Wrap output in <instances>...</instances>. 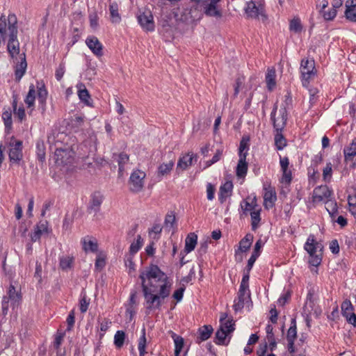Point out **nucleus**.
I'll return each instance as SVG.
<instances>
[{
	"instance_id": "obj_25",
	"label": "nucleus",
	"mask_w": 356,
	"mask_h": 356,
	"mask_svg": "<svg viewBox=\"0 0 356 356\" xmlns=\"http://www.w3.org/2000/svg\"><path fill=\"white\" fill-rule=\"evenodd\" d=\"M197 236L194 233H190L185 240V248L184 250L186 253H189L193 251L197 244Z\"/></svg>"
},
{
	"instance_id": "obj_44",
	"label": "nucleus",
	"mask_w": 356,
	"mask_h": 356,
	"mask_svg": "<svg viewBox=\"0 0 356 356\" xmlns=\"http://www.w3.org/2000/svg\"><path fill=\"white\" fill-rule=\"evenodd\" d=\"M146 337H145V329L143 328L142 330V336L140 337L138 342V351L140 356H144L146 353Z\"/></svg>"
},
{
	"instance_id": "obj_15",
	"label": "nucleus",
	"mask_w": 356,
	"mask_h": 356,
	"mask_svg": "<svg viewBox=\"0 0 356 356\" xmlns=\"http://www.w3.org/2000/svg\"><path fill=\"white\" fill-rule=\"evenodd\" d=\"M204 6V13L207 16L215 17H222V13L218 8L217 2L211 0H207Z\"/></svg>"
},
{
	"instance_id": "obj_19",
	"label": "nucleus",
	"mask_w": 356,
	"mask_h": 356,
	"mask_svg": "<svg viewBox=\"0 0 356 356\" xmlns=\"http://www.w3.org/2000/svg\"><path fill=\"white\" fill-rule=\"evenodd\" d=\"M280 117H278L276 118L275 117V114L273 112L271 113V120L273 122L274 128L275 129V131H282L284 127L286 124V108L284 107L283 109H281L280 111Z\"/></svg>"
},
{
	"instance_id": "obj_29",
	"label": "nucleus",
	"mask_w": 356,
	"mask_h": 356,
	"mask_svg": "<svg viewBox=\"0 0 356 356\" xmlns=\"http://www.w3.org/2000/svg\"><path fill=\"white\" fill-rule=\"evenodd\" d=\"M252 241L253 235L251 234H246L245 236L241 240L238 250L242 252L248 251L252 245Z\"/></svg>"
},
{
	"instance_id": "obj_64",
	"label": "nucleus",
	"mask_w": 356,
	"mask_h": 356,
	"mask_svg": "<svg viewBox=\"0 0 356 356\" xmlns=\"http://www.w3.org/2000/svg\"><path fill=\"white\" fill-rule=\"evenodd\" d=\"M215 188L211 184H208L207 186V195L209 200H212L214 197Z\"/></svg>"
},
{
	"instance_id": "obj_26",
	"label": "nucleus",
	"mask_w": 356,
	"mask_h": 356,
	"mask_svg": "<svg viewBox=\"0 0 356 356\" xmlns=\"http://www.w3.org/2000/svg\"><path fill=\"white\" fill-rule=\"evenodd\" d=\"M345 161H352L356 156V138H354L349 146L343 149Z\"/></svg>"
},
{
	"instance_id": "obj_38",
	"label": "nucleus",
	"mask_w": 356,
	"mask_h": 356,
	"mask_svg": "<svg viewBox=\"0 0 356 356\" xmlns=\"http://www.w3.org/2000/svg\"><path fill=\"white\" fill-rule=\"evenodd\" d=\"M251 216V226L252 229L255 231L259 225V222L261 220L260 218V209H255L250 212Z\"/></svg>"
},
{
	"instance_id": "obj_1",
	"label": "nucleus",
	"mask_w": 356,
	"mask_h": 356,
	"mask_svg": "<svg viewBox=\"0 0 356 356\" xmlns=\"http://www.w3.org/2000/svg\"><path fill=\"white\" fill-rule=\"evenodd\" d=\"M146 309H159L164 299L170 293L172 282L158 266L151 264L139 275Z\"/></svg>"
},
{
	"instance_id": "obj_36",
	"label": "nucleus",
	"mask_w": 356,
	"mask_h": 356,
	"mask_svg": "<svg viewBox=\"0 0 356 356\" xmlns=\"http://www.w3.org/2000/svg\"><path fill=\"white\" fill-rule=\"evenodd\" d=\"M174 164L175 163L172 160L169 161L168 163L161 164L158 168L159 175L164 176L170 173L174 166Z\"/></svg>"
},
{
	"instance_id": "obj_54",
	"label": "nucleus",
	"mask_w": 356,
	"mask_h": 356,
	"mask_svg": "<svg viewBox=\"0 0 356 356\" xmlns=\"http://www.w3.org/2000/svg\"><path fill=\"white\" fill-rule=\"evenodd\" d=\"M346 16L348 19L352 22H356V6H346Z\"/></svg>"
},
{
	"instance_id": "obj_60",
	"label": "nucleus",
	"mask_w": 356,
	"mask_h": 356,
	"mask_svg": "<svg viewBox=\"0 0 356 356\" xmlns=\"http://www.w3.org/2000/svg\"><path fill=\"white\" fill-rule=\"evenodd\" d=\"M74 311H71L70 313L69 314L67 318V331H70L72 330V328L74 326Z\"/></svg>"
},
{
	"instance_id": "obj_51",
	"label": "nucleus",
	"mask_w": 356,
	"mask_h": 356,
	"mask_svg": "<svg viewBox=\"0 0 356 356\" xmlns=\"http://www.w3.org/2000/svg\"><path fill=\"white\" fill-rule=\"evenodd\" d=\"M234 323L233 320H227L225 322L220 323V328L222 329L225 332L229 334L234 330Z\"/></svg>"
},
{
	"instance_id": "obj_10",
	"label": "nucleus",
	"mask_w": 356,
	"mask_h": 356,
	"mask_svg": "<svg viewBox=\"0 0 356 356\" xmlns=\"http://www.w3.org/2000/svg\"><path fill=\"white\" fill-rule=\"evenodd\" d=\"M250 299V292L249 289L239 287L238 296L234 300L233 305L234 309L236 312L241 310L245 305V302Z\"/></svg>"
},
{
	"instance_id": "obj_20",
	"label": "nucleus",
	"mask_w": 356,
	"mask_h": 356,
	"mask_svg": "<svg viewBox=\"0 0 356 356\" xmlns=\"http://www.w3.org/2000/svg\"><path fill=\"white\" fill-rule=\"evenodd\" d=\"M265 193L264 194V205L267 209L272 208L275 202L277 200L275 191L271 188H265Z\"/></svg>"
},
{
	"instance_id": "obj_34",
	"label": "nucleus",
	"mask_w": 356,
	"mask_h": 356,
	"mask_svg": "<svg viewBox=\"0 0 356 356\" xmlns=\"http://www.w3.org/2000/svg\"><path fill=\"white\" fill-rule=\"evenodd\" d=\"M172 338L175 342V356H179L184 346V339L174 332H172Z\"/></svg>"
},
{
	"instance_id": "obj_8",
	"label": "nucleus",
	"mask_w": 356,
	"mask_h": 356,
	"mask_svg": "<svg viewBox=\"0 0 356 356\" xmlns=\"http://www.w3.org/2000/svg\"><path fill=\"white\" fill-rule=\"evenodd\" d=\"M332 195V191H331L326 185H321L314 189L312 201L314 202L325 201L327 199L331 197Z\"/></svg>"
},
{
	"instance_id": "obj_18",
	"label": "nucleus",
	"mask_w": 356,
	"mask_h": 356,
	"mask_svg": "<svg viewBox=\"0 0 356 356\" xmlns=\"http://www.w3.org/2000/svg\"><path fill=\"white\" fill-rule=\"evenodd\" d=\"M10 148L9 149V159L10 161L17 162L22 159V152L21 141H16L15 144H10Z\"/></svg>"
},
{
	"instance_id": "obj_55",
	"label": "nucleus",
	"mask_w": 356,
	"mask_h": 356,
	"mask_svg": "<svg viewBox=\"0 0 356 356\" xmlns=\"http://www.w3.org/2000/svg\"><path fill=\"white\" fill-rule=\"evenodd\" d=\"M99 17L97 13L96 12L91 13L89 15V21L90 26L92 29H97L99 24H98Z\"/></svg>"
},
{
	"instance_id": "obj_32",
	"label": "nucleus",
	"mask_w": 356,
	"mask_h": 356,
	"mask_svg": "<svg viewBox=\"0 0 356 356\" xmlns=\"http://www.w3.org/2000/svg\"><path fill=\"white\" fill-rule=\"evenodd\" d=\"M78 95L81 102H84L88 106H91L90 95L86 88L85 86L81 84L79 87Z\"/></svg>"
},
{
	"instance_id": "obj_58",
	"label": "nucleus",
	"mask_w": 356,
	"mask_h": 356,
	"mask_svg": "<svg viewBox=\"0 0 356 356\" xmlns=\"http://www.w3.org/2000/svg\"><path fill=\"white\" fill-rule=\"evenodd\" d=\"M64 336H65L64 333H58L56 335L55 339H54V348L56 350H58L60 348V345L62 343V341L63 340Z\"/></svg>"
},
{
	"instance_id": "obj_50",
	"label": "nucleus",
	"mask_w": 356,
	"mask_h": 356,
	"mask_svg": "<svg viewBox=\"0 0 356 356\" xmlns=\"http://www.w3.org/2000/svg\"><path fill=\"white\" fill-rule=\"evenodd\" d=\"M332 175V165L327 163L323 170V177L325 181H330Z\"/></svg>"
},
{
	"instance_id": "obj_30",
	"label": "nucleus",
	"mask_w": 356,
	"mask_h": 356,
	"mask_svg": "<svg viewBox=\"0 0 356 356\" xmlns=\"http://www.w3.org/2000/svg\"><path fill=\"white\" fill-rule=\"evenodd\" d=\"M74 258L72 256H63L60 258L59 266L63 270H67L73 267Z\"/></svg>"
},
{
	"instance_id": "obj_45",
	"label": "nucleus",
	"mask_w": 356,
	"mask_h": 356,
	"mask_svg": "<svg viewBox=\"0 0 356 356\" xmlns=\"http://www.w3.org/2000/svg\"><path fill=\"white\" fill-rule=\"evenodd\" d=\"M289 29L294 33H300L302 29V26L299 18H293L291 20L289 24Z\"/></svg>"
},
{
	"instance_id": "obj_16",
	"label": "nucleus",
	"mask_w": 356,
	"mask_h": 356,
	"mask_svg": "<svg viewBox=\"0 0 356 356\" xmlns=\"http://www.w3.org/2000/svg\"><path fill=\"white\" fill-rule=\"evenodd\" d=\"M195 155L188 153L180 157L177 165L176 172L179 174L181 172L186 170L189 166L192 165Z\"/></svg>"
},
{
	"instance_id": "obj_14",
	"label": "nucleus",
	"mask_w": 356,
	"mask_h": 356,
	"mask_svg": "<svg viewBox=\"0 0 356 356\" xmlns=\"http://www.w3.org/2000/svg\"><path fill=\"white\" fill-rule=\"evenodd\" d=\"M49 232L48 222L40 220L34 227V232L31 234V241L36 242L43 234H48Z\"/></svg>"
},
{
	"instance_id": "obj_61",
	"label": "nucleus",
	"mask_w": 356,
	"mask_h": 356,
	"mask_svg": "<svg viewBox=\"0 0 356 356\" xmlns=\"http://www.w3.org/2000/svg\"><path fill=\"white\" fill-rule=\"evenodd\" d=\"M175 222V216L174 214H167L165 218V226L166 227H172Z\"/></svg>"
},
{
	"instance_id": "obj_47",
	"label": "nucleus",
	"mask_w": 356,
	"mask_h": 356,
	"mask_svg": "<svg viewBox=\"0 0 356 356\" xmlns=\"http://www.w3.org/2000/svg\"><path fill=\"white\" fill-rule=\"evenodd\" d=\"M37 149V156L40 161L42 163L45 160V147L44 143L42 142H38L36 145Z\"/></svg>"
},
{
	"instance_id": "obj_22",
	"label": "nucleus",
	"mask_w": 356,
	"mask_h": 356,
	"mask_svg": "<svg viewBox=\"0 0 356 356\" xmlns=\"http://www.w3.org/2000/svg\"><path fill=\"white\" fill-rule=\"evenodd\" d=\"M6 296L9 299H10L11 307L13 309L16 307H18L21 301V296L18 292L16 291L13 285H10Z\"/></svg>"
},
{
	"instance_id": "obj_5",
	"label": "nucleus",
	"mask_w": 356,
	"mask_h": 356,
	"mask_svg": "<svg viewBox=\"0 0 356 356\" xmlns=\"http://www.w3.org/2000/svg\"><path fill=\"white\" fill-rule=\"evenodd\" d=\"M244 11L248 18L258 19L263 22L267 19L264 6L261 5L257 6L253 1L246 3Z\"/></svg>"
},
{
	"instance_id": "obj_52",
	"label": "nucleus",
	"mask_w": 356,
	"mask_h": 356,
	"mask_svg": "<svg viewBox=\"0 0 356 356\" xmlns=\"http://www.w3.org/2000/svg\"><path fill=\"white\" fill-rule=\"evenodd\" d=\"M129 159V156L125 153H120L118 156V163L119 165V170L120 172L124 170V165L128 162Z\"/></svg>"
},
{
	"instance_id": "obj_3",
	"label": "nucleus",
	"mask_w": 356,
	"mask_h": 356,
	"mask_svg": "<svg viewBox=\"0 0 356 356\" xmlns=\"http://www.w3.org/2000/svg\"><path fill=\"white\" fill-rule=\"evenodd\" d=\"M304 248L309 254V264L313 266H318L322 260L321 251L323 246L321 243L316 241L314 235H309L305 244Z\"/></svg>"
},
{
	"instance_id": "obj_42",
	"label": "nucleus",
	"mask_w": 356,
	"mask_h": 356,
	"mask_svg": "<svg viewBox=\"0 0 356 356\" xmlns=\"http://www.w3.org/2000/svg\"><path fill=\"white\" fill-rule=\"evenodd\" d=\"M125 339V333L122 330L116 332L114 336V344L118 348L122 347Z\"/></svg>"
},
{
	"instance_id": "obj_35",
	"label": "nucleus",
	"mask_w": 356,
	"mask_h": 356,
	"mask_svg": "<svg viewBox=\"0 0 356 356\" xmlns=\"http://www.w3.org/2000/svg\"><path fill=\"white\" fill-rule=\"evenodd\" d=\"M249 138L243 137L238 148V156L242 158H246L248 151L249 149Z\"/></svg>"
},
{
	"instance_id": "obj_28",
	"label": "nucleus",
	"mask_w": 356,
	"mask_h": 356,
	"mask_svg": "<svg viewBox=\"0 0 356 356\" xmlns=\"http://www.w3.org/2000/svg\"><path fill=\"white\" fill-rule=\"evenodd\" d=\"M246 158L239 157V160L236 166V175L238 177H244L248 172V163Z\"/></svg>"
},
{
	"instance_id": "obj_62",
	"label": "nucleus",
	"mask_w": 356,
	"mask_h": 356,
	"mask_svg": "<svg viewBox=\"0 0 356 356\" xmlns=\"http://www.w3.org/2000/svg\"><path fill=\"white\" fill-rule=\"evenodd\" d=\"M250 271H248L243 274L240 287L245 288V289H249V275Z\"/></svg>"
},
{
	"instance_id": "obj_7",
	"label": "nucleus",
	"mask_w": 356,
	"mask_h": 356,
	"mask_svg": "<svg viewBox=\"0 0 356 356\" xmlns=\"http://www.w3.org/2000/svg\"><path fill=\"white\" fill-rule=\"evenodd\" d=\"M138 21L142 28L147 31H152L154 29L153 15L150 10H145L138 16Z\"/></svg>"
},
{
	"instance_id": "obj_17",
	"label": "nucleus",
	"mask_w": 356,
	"mask_h": 356,
	"mask_svg": "<svg viewBox=\"0 0 356 356\" xmlns=\"http://www.w3.org/2000/svg\"><path fill=\"white\" fill-rule=\"evenodd\" d=\"M103 195L99 192L94 193L91 196V200L88 207L89 213H97L99 209L101 204L103 202Z\"/></svg>"
},
{
	"instance_id": "obj_46",
	"label": "nucleus",
	"mask_w": 356,
	"mask_h": 356,
	"mask_svg": "<svg viewBox=\"0 0 356 356\" xmlns=\"http://www.w3.org/2000/svg\"><path fill=\"white\" fill-rule=\"evenodd\" d=\"M228 334L222 329L219 328L216 333V343L218 345L225 344V339Z\"/></svg>"
},
{
	"instance_id": "obj_24",
	"label": "nucleus",
	"mask_w": 356,
	"mask_h": 356,
	"mask_svg": "<svg viewBox=\"0 0 356 356\" xmlns=\"http://www.w3.org/2000/svg\"><path fill=\"white\" fill-rule=\"evenodd\" d=\"M276 71L274 68H268L266 74V83L268 90L272 91L276 86Z\"/></svg>"
},
{
	"instance_id": "obj_6",
	"label": "nucleus",
	"mask_w": 356,
	"mask_h": 356,
	"mask_svg": "<svg viewBox=\"0 0 356 356\" xmlns=\"http://www.w3.org/2000/svg\"><path fill=\"white\" fill-rule=\"evenodd\" d=\"M146 174L139 170L134 171L129 177V188L134 193L140 191L144 186V179Z\"/></svg>"
},
{
	"instance_id": "obj_57",
	"label": "nucleus",
	"mask_w": 356,
	"mask_h": 356,
	"mask_svg": "<svg viewBox=\"0 0 356 356\" xmlns=\"http://www.w3.org/2000/svg\"><path fill=\"white\" fill-rule=\"evenodd\" d=\"M10 301V299H9L7 296H4L3 297L1 306H2V314L3 316H6L8 314Z\"/></svg>"
},
{
	"instance_id": "obj_63",
	"label": "nucleus",
	"mask_w": 356,
	"mask_h": 356,
	"mask_svg": "<svg viewBox=\"0 0 356 356\" xmlns=\"http://www.w3.org/2000/svg\"><path fill=\"white\" fill-rule=\"evenodd\" d=\"M65 74V66L60 64L56 70L55 76L58 81H60Z\"/></svg>"
},
{
	"instance_id": "obj_59",
	"label": "nucleus",
	"mask_w": 356,
	"mask_h": 356,
	"mask_svg": "<svg viewBox=\"0 0 356 356\" xmlns=\"http://www.w3.org/2000/svg\"><path fill=\"white\" fill-rule=\"evenodd\" d=\"M89 300L86 299V295H84L80 300V311L81 313H85L88 308Z\"/></svg>"
},
{
	"instance_id": "obj_2",
	"label": "nucleus",
	"mask_w": 356,
	"mask_h": 356,
	"mask_svg": "<svg viewBox=\"0 0 356 356\" xmlns=\"http://www.w3.org/2000/svg\"><path fill=\"white\" fill-rule=\"evenodd\" d=\"M17 19L15 14L8 15V52L15 64V75L19 81L26 72L27 63L25 53L20 54L19 42L17 40Z\"/></svg>"
},
{
	"instance_id": "obj_33",
	"label": "nucleus",
	"mask_w": 356,
	"mask_h": 356,
	"mask_svg": "<svg viewBox=\"0 0 356 356\" xmlns=\"http://www.w3.org/2000/svg\"><path fill=\"white\" fill-rule=\"evenodd\" d=\"M47 96V91L46 89L42 87L40 88L38 91V99L42 113L46 110Z\"/></svg>"
},
{
	"instance_id": "obj_37",
	"label": "nucleus",
	"mask_w": 356,
	"mask_h": 356,
	"mask_svg": "<svg viewBox=\"0 0 356 356\" xmlns=\"http://www.w3.org/2000/svg\"><path fill=\"white\" fill-rule=\"evenodd\" d=\"M256 206H257L256 197H254L250 202H249L246 200H244L241 204V209L245 215H247L248 212H249V211L251 212V211L255 210Z\"/></svg>"
},
{
	"instance_id": "obj_13",
	"label": "nucleus",
	"mask_w": 356,
	"mask_h": 356,
	"mask_svg": "<svg viewBox=\"0 0 356 356\" xmlns=\"http://www.w3.org/2000/svg\"><path fill=\"white\" fill-rule=\"evenodd\" d=\"M297 337L296 321L292 318L291 326L287 332L286 339L288 341V350L290 353H295L294 341Z\"/></svg>"
},
{
	"instance_id": "obj_23",
	"label": "nucleus",
	"mask_w": 356,
	"mask_h": 356,
	"mask_svg": "<svg viewBox=\"0 0 356 356\" xmlns=\"http://www.w3.org/2000/svg\"><path fill=\"white\" fill-rule=\"evenodd\" d=\"M233 188L232 182L227 181L220 188L218 200L221 204H222L226 198L230 195Z\"/></svg>"
},
{
	"instance_id": "obj_49",
	"label": "nucleus",
	"mask_w": 356,
	"mask_h": 356,
	"mask_svg": "<svg viewBox=\"0 0 356 356\" xmlns=\"http://www.w3.org/2000/svg\"><path fill=\"white\" fill-rule=\"evenodd\" d=\"M83 248L86 252L90 250L92 252H95L97 251V244L92 241H86L84 239L83 241Z\"/></svg>"
},
{
	"instance_id": "obj_43",
	"label": "nucleus",
	"mask_w": 356,
	"mask_h": 356,
	"mask_svg": "<svg viewBox=\"0 0 356 356\" xmlns=\"http://www.w3.org/2000/svg\"><path fill=\"white\" fill-rule=\"evenodd\" d=\"M142 245H143V238L140 235H138L136 241L132 243L130 245V248H129L130 254L132 255L135 254L136 252H138V250L140 249Z\"/></svg>"
},
{
	"instance_id": "obj_41",
	"label": "nucleus",
	"mask_w": 356,
	"mask_h": 356,
	"mask_svg": "<svg viewBox=\"0 0 356 356\" xmlns=\"http://www.w3.org/2000/svg\"><path fill=\"white\" fill-rule=\"evenodd\" d=\"M325 209L331 216H333L337 213V202L332 200L331 197L325 200Z\"/></svg>"
},
{
	"instance_id": "obj_11",
	"label": "nucleus",
	"mask_w": 356,
	"mask_h": 356,
	"mask_svg": "<svg viewBox=\"0 0 356 356\" xmlns=\"http://www.w3.org/2000/svg\"><path fill=\"white\" fill-rule=\"evenodd\" d=\"M86 44L97 57L103 56V45L96 36L91 35L88 37L86 40Z\"/></svg>"
},
{
	"instance_id": "obj_56",
	"label": "nucleus",
	"mask_w": 356,
	"mask_h": 356,
	"mask_svg": "<svg viewBox=\"0 0 356 356\" xmlns=\"http://www.w3.org/2000/svg\"><path fill=\"white\" fill-rule=\"evenodd\" d=\"M325 20H332L337 15V10L335 8H331L328 11L323 10L321 13Z\"/></svg>"
},
{
	"instance_id": "obj_40",
	"label": "nucleus",
	"mask_w": 356,
	"mask_h": 356,
	"mask_svg": "<svg viewBox=\"0 0 356 356\" xmlns=\"http://www.w3.org/2000/svg\"><path fill=\"white\" fill-rule=\"evenodd\" d=\"M35 99V90L33 85L30 86L29 92L24 99L28 107L33 106Z\"/></svg>"
},
{
	"instance_id": "obj_12",
	"label": "nucleus",
	"mask_w": 356,
	"mask_h": 356,
	"mask_svg": "<svg viewBox=\"0 0 356 356\" xmlns=\"http://www.w3.org/2000/svg\"><path fill=\"white\" fill-rule=\"evenodd\" d=\"M342 315L347 319L348 322L354 326L356 325V315L353 312V306L348 300L343 301L341 304Z\"/></svg>"
},
{
	"instance_id": "obj_39",
	"label": "nucleus",
	"mask_w": 356,
	"mask_h": 356,
	"mask_svg": "<svg viewBox=\"0 0 356 356\" xmlns=\"http://www.w3.org/2000/svg\"><path fill=\"white\" fill-rule=\"evenodd\" d=\"M281 132L282 131H276L275 135V144L279 150L282 149L286 145V140Z\"/></svg>"
},
{
	"instance_id": "obj_27",
	"label": "nucleus",
	"mask_w": 356,
	"mask_h": 356,
	"mask_svg": "<svg viewBox=\"0 0 356 356\" xmlns=\"http://www.w3.org/2000/svg\"><path fill=\"white\" fill-rule=\"evenodd\" d=\"M110 17L112 23L118 24L121 21V17L119 13L118 6L117 3L113 2L109 5Z\"/></svg>"
},
{
	"instance_id": "obj_21",
	"label": "nucleus",
	"mask_w": 356,
	"mask_h": 356,
	"mask_svg": "<svg viewBox=\"0 0 356 356\" xmlns=\"http://www.w3.org/2000/svg\"><path fill=\"white\" fill-rule=\"evenodd\" d=\"M261 246H262V241L261 239H259L256 242V243L254 245V250L252 253V255L248 261V264L245 268L246 270H248V271L251 270L255 261L257 260V257L260 254V250H261Z\"/></svg>"
},
{
	"instance_id": "obj_53",
	"label": "nucleus",
	"mask_w": 356,
	"mask_h": 356,
	"mask_svg": "<svg viewBox=\"0 0 356 356\" xmlns=\"http://www.w3.org/2000/svg\"><path fill=\"white\" fill-rule=\"evenodd\" d=\"M2 118L6 128H10L12 126V113L10 111H6L2 114Z\"/></svg>"
},
{
	"instance_id": "obj_9",
	"label": "nucleus",
	"mask_w": 356,
	"mask_h": 356,
	"mask_svg": "<svg viewBox=\"0 0 356 356\" xmlns=\"http://www.w3.org/2000/svg\"><path fill=\"white\" fill-rule=\"evenodd\" d=\"M73 152L69 148H56L54 153L56 163L58 165H67L72 160Z\"/></svg>"
},
{
	"instance_id": "obj_48",
	"label": "nucleus",
	"mask_w": 356,
	"mask_h": 356,
	"mask_svg": "<svg viewBox=\"0 0 356 356\" xmlns=\"http://www.w3.org/2000/svg\"><path fill=\"white\" fill-rule=\"evenodd\" d=\"M13 106L15 115L19 119L20 122H22L26 118L24 108L23 107L17 108L16 101L13 102Z\"/></svg>"
},
{
	"instance_id": "obj_4",
	"label": "nucleus",
	"mask_w": 356,
	"mask_h": 356,
	"mask_svg": "<svg viewBox=\"0 0 356 356\" xmlns=\"http://www.w3.org/2000/svg\"><path fill=\"white\" fill-rule=\"evenodd\" d=\"M300 70L302 84L304 87L308 88L309 81L314 78L317 72L315 68L314 60L308 58L302 59Z\"/></svg>"
},
{
	"instance_id": "obj_31",
	"label": "nucleus",
	"mask_w": 356,
	"mask_h": 356,
	"mask_svg": "<svg viewBox=\"0 0 356 356\" xmlns=\"http://www.w3.org/2000/svg\"><path fill=\"white\" fill-rule=\"evenodd\" d=\"M213 329L211 325H204L199 328L198 333L200 334V341H204L207 340L211 335Z\"/></svg>"
}]
</instances>
